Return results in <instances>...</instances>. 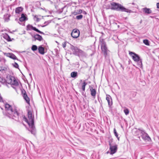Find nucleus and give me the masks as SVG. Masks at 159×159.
<instances>
[{"mask_svg": "<svg viewBox=\"0 0 159 159\" xmlns=\"http://www.w3.org/2000/svg\"><path fill=\"white\" fill-rule=\"evenodd\" d=\"M6 82L11 85V86L16 91L20 89L21 84L14 76L11 75L7 76L6 78Z\"/></svg>", "mask_w": 159, "mask_h": 159, "instance_id": "obj_1", "label": "nucleus"}, {"mask_svg": "<svg viewBox=\"0 0 159 159\" xmlns=\"http://www.w3.org/2000/svg\"><path fill=\"white\" fill-rule=\"evenodd\" d=\"M107 8L118 11H124L130 13L133 12V11L131 10L125 8L120 4L115 2H111L110 6H107Z\"/></svg>", "mask_w": 159, "mask_h": 159, "instance_id": "obj_2", "label": "nucleus"}, {"mask_svg": "<svg viewBox=\"0 0 159 159\" xmlns=\"http://www.w3.org/2000/svg\"><path fill=\"white\" fill-rule=\"evenodd\" d=\"M28 119L25 116L23 117V119L29 125L31 128L33 129L34 125V116L32 115V111L31 110L28 111Z\"/></svg>", "mask_w": 159, "mask_h": 159, "instance_id": "obj_3", "label": "nucleus"}, {"mask_svg": "<svg viewBox=\"0 0 159 159\" xmlns=\"http://www.w3.org/2000/svg\"><path fill=\"white\" fill-rule=\"evenodd\" d=\"M5 109L7 112V115L10 118L14 119V116H18V113L17 111H13L12 107L8 103L5 104Z\"/></svg>", "mask_w": 159, "mask_h": 159, "instance_id": "obj_4", "label": "nucleus"}, {"mask_svg": "<svg viewBox=\"0 0 159 159\" xmlns=\"http://www.w3.org/2000/svg\"><path fill=\"white\" fill-rule=\"evenodd\" d=\"M100 43L102 52L103 53L105 57H106L109 51L107 49L106 43L104 41V40L101 38H100Z\"/></svg>", "mask_w": 159, "mask_h": 159, "instance_id": "obj_5", "label": "nucleus"}, {"mask_svg": "<svg viewBox=\"0 0 159 159\" xmlns=\"http://www.w3.org/2000/svg\"><path fill=\"white\" fill-rule=\"evenodd\" d=\"M71 50L73 52V54L75 55L80 56H83L84 54V52L77 47H73L71 48Z\"/></svg>", "mask_w": 159, "mask_h": 159, "instance_id": "obj_6", "label": "nucleus"}, {"mask_svg": "<svg viewBox=\"0 0 159 159\" xmlns=\"http://www.w3.org/2000/svg\"><path fill=\"white\" fill-rule=\"evenodd\" d=\"M141 135L143 139L146 142H150L151 139L148 134L143 131H140Z\"/></svg>", "mask_w": 159, "mask_h": 159, "instance_id": "obj_7", "label": "nucleus"}, {"mask_svg": "<svg viewBox=\"0 0 159 159\" xmlns=\"http://www.w3.org/2000/svg\"><path fill=\"white\" fill-rule=\"evenodd\" d=\"M129 54L132 57L134 61L137 62L139 61L140 57L138 55L135 53L129 51Z\"/></svg>", "mask_w": 159, "mask_h": 159, "instance_id": "obj_8", "label": "nucleus"}, {"mask_svg": "<svg viewBox=\"0 0 159 159\" xmlns=\"http://www.w3.org/2000/svg\"><path fill=\"white\" fill-rule=\"evenodd\" d=\"M109 145L110 150V154H113L115 153L117 150V145H112L110 142H109Z\"/></svg>", "mask_w": 159, "mask_h": 159, "instance_id": "obj_9", "label": "nucleus"}, {"mask_svg": "<svg viewBox=\"0 0 159 159\" xmlns=\"http://www.w3.org/2000/svg\"><path fill=\"white\" fill-rule=\"evenodd\" d=\"M26 30H33L40 34H44V33L43 32L40 31L38 29H36L35 27H34L31 25H29L27 26Z\"/></svg>", "mask_w": 159, "mask_h": 159, "instance_id": "obj_10", "label": "nucleus"}, {"mask_svg": "<svg viewBox=\"0 0 159 159\" xmlns=\"http://www.w3.org/2000/svg\"><path fill=\"white\" fill-rule=\"evenodd\" d=\"M80 31L77 29H74L71 33L72 37L74 38H77L80 35Z\"/></svg>", "mask_w": 159, "mask_h": 159, "instance_id": "obj_11", "label": "nucleus"}, {"mask_svg": "<svg viewBox=\"0 0 159 159\" xmlns=\"http://www.w3.org/2000/svg\"><path fill=\"white\" fill-rule=\"evenodd\" d=\"M4 54L7 57H9L10 58L12 59L13 60H16L17 59V57H16V56L14 54L12 53H4Z\"/></svg>", "mask_w": 159, "mask_h": 159, "instance_id": "obj_12", "label": "nucleus"}, {"mask_svg": "<svg viewBox=\"0 0 159 159\" xmlns=\"http://www.w3.org/2000/svg\"><path fill=\"white\" fill-rule=\"evenodd\" d=\"M143 12L145 14H149L152 12V11L150 8L145 7L142 9Z\"/></svg>", "mask_w": 159, "mask_h": 159, "instance_id": "obj_13", "label": "nucleus"}, {"mask_svg": "<svg viewBox=\"0 0 159 159\" xmlns=\"http://www.w3.org/2000/svg\"><path fill=\"white\" fill-rule=\"evenodd\" d=\"M35 39V40H37L39 41H41L43 39L42 37L39 34H36L33 36Z\"/></svg>", "mask_w": 159, "mask_h": 159, "instance_id": "obj_14", "label": "nucleus"}, {"mask_svg": "<svg viewBox=\"0 0 159 159\" xmlns=\"http://www.w3.org/2000/svg\"><path fill=\"white\" fill-rule=\"evenodd\" d=\"M22 94L24 99H30V98L27 95L26 92L24 90L22 91Z\"/></svg>", "mask_w": 159, "mask_h": 159, "instance_id": "obj_15", "label": "nucleus"}, {"mask_svg": "<svg viewBox=\"0 0 159 159\" xmlns=\"http://www.w3.org/2000/svg\"><path fill=\"white\" fill-rule=\"evenodd\" d=\"M27 20V18L25 16L24 14H22L21 17L19 18V20L21 22Z\"/></svg>", "mask_w": 159, "mask_h": 159, "instance_id": "obj_16", "label": "nucleus"}, {"mask_svg": "<svg viewBox=\"0 0 159 159\" xmlns=\"http://www.w3.org/2000/svg\"><path fill=\"white\" fill-rule=\"evenodd\" d=\"M39 52L41 54H44V48L41 46L39 47L38 48Z\"/></svg>", "mask_w": 159, "mask_h": 159, "instance_id": "obj_17", "label": "nucleus"}, {"mask_svg": "<svg viewBox=\"0 0 159 159\" xmlns=\"http://www.w3.org/2000/svg\"><path fill=\"white\" fill-rule=\"evenodd\" d=\"M23 8L22 7H18L16 9L15 12L16 13L19 14L23 11Z\"/></svg>", "mask_w": 159, "mask_h": 159, "instance_id": "obj_18", "label": "nucleus"}, {"mask_svg": "<svg viewBox=\"0 0 159 159\" xmlns=\"http://www.w3.org/2000/svg\"><path fill=\"white\" fill-rule=\"evenodd\" d=\"M90 90L91 95L93 97L95 96L96 94V90L93 88H91L90 89Z\"/></svg>", "mask_w": 159, "mask_h": 159, "instance_id": "obj_19", "label": "nucleus"}, {"mask_svg": "<svg viewBox=\"0 0 159 159\" xmlns=\"http://www.w3.org/2000/svg\"><path fill=\"white\" fill-rule=\"evenodd\" d=\"M78 73L76 71L72 72L70 74L71 77L73 78H75L77 76Z\"/></svg>", "mask_w": 159, "mask_h": 159, "instance_id": "obj_20", "label": "nucleus"}, {"mask_svg": "<svg viewBox=\"0 0 159 159\" xmlns=\"http://www.w3.org/2000/svg\"><path fill=\"white\" fill-rule=\"evenodd\" d=\"M3 37L8 41H11L10 37L7 34H3Z\"/></svg>", "mask_w": 159, "mask_h": 159, "instance_id": "obj_21", "label": "nucleus"}, {"mask_svg": "<svg viewBox=\"0 0 159 159\" xmlns=\"http://www.w3.org/2000/svg\"><path fill=\"white\" fill-rule=\"evenodd\" d=\"M87 84V83H86L85 80L84 81L83 83L81 84V89L83 91H85V87Z\"/></svg>", "mask_w": 159, "mask_h": 159, "instance_id": "obj_22", "label": "nucleus"}, {"mask_svg": "<svg viewBox=\"0 0 159 159\" xmlns=\"http://www.w3.org/2000/svg\"><path fill=\"white\" fill-rule=\"evenodd\" d=\"M0 82L2 84H5L7 83L6 79L5 80V78L2 77H0Z\"/></svg>", "mask_w": 159, "mask_h": 159, "instance_id": "obj_23", "label": "nucleus"}, {"mask_svg": "<svg viewBox=\"0 0 159 159\" xmlns=\"http://www.w3.org/2000/svg\"><path fill=\"white\" fill-rule=\"evenodd\" d=\"M51 22V20H48L45 22L43 24V25H41L42 27H44L48 24H49Z\"/></svg>", "mask_w": 159, "mask_h": 159, "instance_id": "obj_24", "label": "nucleus"}, {"mask_svg": "<svg viewBox=\"0 0 159 159\" xmlns=\"http://www.w3.org/2000/svg\"><path fill=\"white\" fill-rule=\"evenodd\" d=\"M7 68L5 67H2L0 66V71L2 72L6 70Z\"/></svg>", "mask_w": 159, "mask_h": 159, "instance_id": "obj_25", "label": "nucleus"}, {"mask_svg": "<svg viewBox=\"0 0 159 159\" xmlns=\"http://www.w3.org/2000/svg\"><path fill=\"white\" fill-rule=\"evenodd\" d=\"M83 17V16L82 15H77L76 16L75 18L78 20H81Z\"/></svg>", "mask_w": 159, "mask_h": 159, "instance_id": "obj_26", "label": "nucleus"}, {"mask_svg": "<svg viewBox=\"0 0 159 159\" xmlns=\"http://www.w3.org/2000/svg\"><path fill=\"white\" fill-rule=\"evenodd\" d=\"M143 43L146 45L149 46V41L147 39H144L143 40Z\"/></svg>", "mask_w": 159, "mask_h": 159, "instance_id": "obj_27", "label": "nucleus"}, {"mask_svg": "<svg viewBox=\"0 0 159 159\" xmlns=\"http://www.w3.org/2000/svg\"><path fill=\"white\" fill-rule=\"evenodd\" d=\"M38 49L37 47L35 45H32L31 49L33 51H35L37 50Z\"/></svg>", "mask_w": 159, "mask_h": 159, "instance_id": "obj_28", "label": "nucleus"}, {"mask_svg": "<svg viewBox=\"0 0 159 159\" xmlns=\"http://www.w3.org/2000/svg\"><path fill=\"white\" fill-rule=\"evenodd\" d=\"M13 66L16 68H18L19 65L16 62H15L14 63L12 64Z\"/></svg>", "mask_w": 159, "mask_h": 159, "instance_id": "obj_29", "label": "nucleus"}, {"mask_svg": "<svg viewBox=\"0 0 159 159\" xmlns=\"http://www.w3.org/2000/svg\"><path fill=\"white\" fill-rule=\"evenodd\" d=\"M124 111L126 115H127L129 113V110L127 109H125L124 110Z\"/></svg>", "mask_w": 159, "mask_h": 159, "instance_id": "obj_30", "label": "nucleus"}, {"mask_svg": "<svg viewBox=\"0 0 159 159\" xmlns=\"http://www.w3.org/2000/svg\"><path fill=\"white\" fill-rule=\"evenodd\" d=\"M109 105L110 107L112 104V100H107Z\"/></svg>", "mask_w": 159, "mask_h": 159, "instance_id": "obj_31", "label": "nucleus"}, {"mask_svg": "<svg viewBox=\"0 0 159 159\" xmlns=\"http://www.w3.org/2000/svg\"><path fill=\"white\" fill-rule=\"evenodd\" d=\"M114 132L115 134V136L116 137H118V134H117V133L116 130L115 128H114Z\"/></svg>", "mask_w": 159, "mask_h": 159, "instance_id": "obj_32", "label": "nucleus"}, {"mask_svg": "<svg viewBox=\"0 0 159 159\" xmlns=\"http://www.w3.org/2000/svg\"><path fill=\"white\" fill-rule=\"evenodd\" d=\"M2 61L3 63H5L6 62V60L4 59H0V62Z\"/></svg>", "mask_w": 159, "mask_h": 159, "instance_id": "obj_33", "label": "nucleus"}, {"mask_svg": "<svg viewBox=\"0 0 159 159\" xmlns=\"http://www.w3.org/2000/svg\"><path fill=\"white\" fill-rule=\"evenodd\" d=\"M73 14L74 15H77L79 14V13H78V11H75L74 12H73Z\"/></svg>", "mask_w": 159, "mask_h": 159, "instance_id": "obj_34", "label": "nucleus"}, {"mask_svg": "<svg viewBox=\"0 0 159 159\" xmlns=\"http://www.w3.org/2000/svg\"><path fill=\"white\" fill-rule=\"evenodd\" d=\"M111 98V97L109 95H107L106 99H110Z\"/></svg>", "mask_w": 159, "mask_h": 159, "instance_id": "obj_35", "label": "nucleus"}, {"mask_svg": "<svg viewBox=\"0 0 159 159\" xmlns=\"http://www.w3.org/2000/svg\"><path fill=\"white\" fill-rule=\"evenodd\" d=\"M79 14L81 13L82 12V11L81 9H80L77 11Z\"/></svg>", "mask_w": 159, "mask_h": 159, "instance_id": "obj_36", "label": "nucleus"}, {"mask_svg": "<svg viewBox=\"0 0 159 159\" xmlns=\"http://www.w3.org/2000/svg\"><path fill=\"white\" fill-rule=\"evenodd\" d=\"M35 19H36V20L37 21H39V19L38 17H35Z\"/></svg>", "mask_w": 159, "mask_h": 159, "instance_id": "obj_37", "label": "nucleus"}, {"mask_svg": "<svg viewBox=\"0 0 159 159\" xmlns=\"http://www.w3.org/2000/svg\"><path fill=\"white\" fill-rule=\"evenodd\" d=\"M26 101V102L29 104V105H30V100H25Z\"/></svg>", "mask_w": 159, "mask_h": 159, "instance_id": "obj_38", "label": "nucleus"}, {"mask_svg": "<svg viewBox=\"0 0 159 159\" xmlns=\"http://www.w3.org/2000/svg\"><path fill=\"white\" fill-rule=\"evenodd\" d=\"M157 8H159V3H157Z\"/></svg>", "mask_w": 159, "mask_h": 159, "instance_id": "obj_39", "label": "nucleus"}, {"mask_svg": "<svg viewBox=\"0 0 159 159\" xmlns=\"http://www.w3.org/2000/svg\"><path fill=\"white\" fill-rule=\"evenodd\" d=\"M31 133L32 134H35V133H33V132L32 131H31Z\"/></svg>", "mask_w": 159, "mask_h": 159, "instance_id": "obj_40", "label": "nucleus"}, {"mask_svg": "<svg viewBox=\"0 0 159 159\" xmlns=\"http://www.w3.org/2000/svg\"><path fill=\"white\" fill-rule=\"evenodd\" d=\"M118 140V141H119L120 140V138L118 137H118H116Z\"/></svg>", "mask_w": 159, "mask_h": 159, "instance_id": "obj_41", "label": "nucleus"}, {"mask_svg": "<svg viewBox=\"0 0 159 159\" xmlns=\"http://www.w3.org/2000/svg\"><path fill=\"white\" fill-rule=\"evenodd\" d=\"M83 13L84 14H86L87 13L85 11H84Z\"/></svg>", "mask_w": 159, "mask_h": 159, "instance_id": "obj_42", "label": "nucleus"}, {"mask_svg": "<svg viewBox=\"0 0 159 159\" xmlns=\"http://www.w3.org/2000/svg\"><path fill=\"white\" fill-rule=\"evenodd\" d=\"M63 47H65V45H64V44L63 45Z\"/></svg>", "mask_w": 159, "mask_h": 159, "instance_id": "obj_43", "label": "nucleus"}, {"mask_svg": "<svg viewBox=\"0 0 159 159\" xmlns=\"http://www.w3.org/2000/svg\"><path fill=\"white\" fill-rule=\"evenodd\" d=\"M121 67H123L122 66L121 64Z\"/></svg>", "mask_w": 159, "mask_h": 159, "instance_id": "obj_44", "label": "nucleus"}, {"mask_svg": "<svg viewBox=\"0 0 159 159\" xmlns=\"http://www.w3.org/2000/svg\"><path fill=\"white\" fill-rule=\"evenodd\" d=\"M134 3H132V4L134 5Z\"/></svg>", "mask_w": 159, "mask_h": 159, "instance_id": "obj_45", "label": "nucleus"}, {"mask_svg": "<svg viewBox=\"0 0 159 159\" xmlns=\"http://www.w3.org/2000/svg\"><path fill=\"white\" fill-rule=\"evenodd\" d=\"M80 81H82V80H81Z\"/></svg>", "mask_w": 159, "mask_h": 159, "instance_id": "obj_46", "label": "nucleus"}]
</instances>
